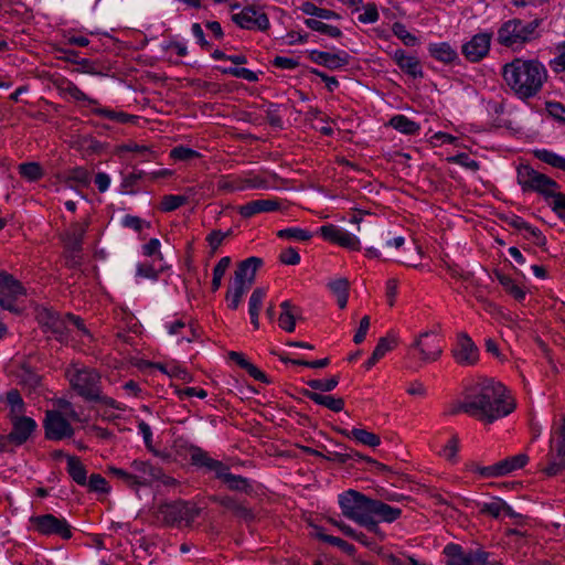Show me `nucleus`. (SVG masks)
I'll use <instances>...</instances> for the list:
<instances>
[{
    "instance_id": "obj_1",
    "label": "nucleus",
    "mask_w": 565,
    "mask_h": 565,
    "mask_svg": "<svg viewBox=\"0 0 565 565\" xmlns=\"http://www.w3.org/2000/svg\"><path fill=\"white\" fill-rule=\"evenodd\" d=\"M515 402L508 388L493 379H484L471 386L463 399L449 409V414L465 413L482 423L492 424L510 415Z\"/></svg>"
},
{
    "instance_id": "obj_2",
    "label": "nucleus",
    "mask_w": 565,
    "mask_h": 565,
    "mask_svg": "<svg viewBox=\"0 0 565 565\" xmlns=\"http://www.w3.org/2000/svg\"><path fill=\"white\" fill-rule=\"evenodd\" d=\"M338 501L345 518L365 527L380 540L385 539V533L379 525L380 522L393 523L402 515V509L388 505L382 500L369 498L353 489L340 493Z\"/></svg>"
},
{
    "instance_id": "obj_3",
    "label": "nucleus",
    "mask_w": 565,
    "mask_h": 565,
    "mask_svg": "<svg viewBox=\"0 0 565 565\" xmlns=\"http://www.w3.org/2000/svg\"><path fill=\"white\" fill-rule=\"evenodd\" d=\"M502 77L518 98L526 100L541 92L547 79V70L537 60L516 57L503 65Z\"/></svg>"
},
{
    "instance_id": "obj_4",
    "label": "nucleus",
    "mask_w": 565,
    "mask_h": 565,
    "mask_svg": "<svg viewBox=\"0 0 565 565\" xmlns=\"http://www.w3.org/2000/svg\"><path fill=\"white\" fill-rule=\"evenodd\" d=\"M541 20L534 19L523 21L521 19H511L504 22L498 31V41L500 44L520 49L525 43L532 42L539 38V26Z\"/></svg>"
},
{
    "instance_id": "obj_5",
    "label": "nucleus",
    "mask_w": 565,
    "mask_h": 565,
    "mask_svg": "<svg viewBox=\"0 0 565 565\" xmlns=\"http://www.w3.org/2000/svg\"><path fill=\"white\" fill-rule=\"evenodd\" d=\"M38 319L40 323L50 329L61 341L65 340L74 330H77L82 334L89 335L81 318L71 313L62 316L53 310L43 309L39 312Z\"/></svg>"
},
{
    "instance_id": "obj_6",
    "label": "nucleus",
    "mask_w": 565,
    "mask_h": 565,
    "mask_svg": "<svg viewBox=\"0 0 565 565\" xmlns=\"http://www.w3.org/2000/svg\"><path fill=\"white\" fill-rule=\"evenodd\" d=\"M201 509L188 501L162 503L158 507L156 518L159 522L174 526L181 523L190 525L200 514Z\"/></svg>"
},
{
    "instance_id": "obj_7",
    "label": "nucleus",
    "mask_w": 565,
    "mask_h": 565,
    "mask_svg": "<svg viewBox=\"0 0 565 565\" xmlns=\"http://www.w3.org/2000/svg\"><path fill=\"white\" fill-rule=\"evenodd\" d=\"M518 182L524 191L537 192L545 200H552L559 192L556 181L529 166H522L518 169Z\"/></svg>"
},
{
    "instance_id": "obj_8",
    "label": "nucleus",
    "mask_w": 565,
    "mask_h": 565,
    "mask_svg": "<svg viewBox=\"0 0 565 565\" xmlns=\"http://www.w3.org/2000/svg\"><path fill=\"white\" fill-rule=\"evenodd\" d=\"M66 376L81 396L86 399L99 398V375L95 371L75 363L66 370Z\"/></svg>"
},
{
    "instance_id": "obj_9",
    "label": "nucleus",
    "mask_w": 565,
    "mask_h": 565,
    "mask_svg": "<svg viewBox=\"0 0 565 565\" xmlns=\"http://www.w3.org/2000/svg\"><path fill=\"white\" fill-rule=\"evenodd\" d=\"M30 522L34 530L42 535H56L63 540L72 537V529L63 518H56L53 514H42L31 516Z\"/></svg>"
},
{
    "instance_id": "obj_10",
    "label": "nucleus",
    "mask_w": 565,
    "mask_h": 565,
    "mask_svg": "<svg viewBox=\"0 0 565 565\" xmlns=\"http://www.w3.org/2000/svg\"><path fill=\"white\" fill-rule=\"evenodd\" d=\"M232 21L245 30L266 31L270 26L267 14L253 6L244 7L232 14Z\"/></svg>"
},
{
    "instance_id": "obj_11",
    "label": "nucleus",
    "mask_w": 565,
    "mask_h": 565,
    "mask_svg": "<svg viewBox=\"0 0 565 565\" xmlns=\"http://www.w3.org/2000/svg\"><path fill=\"white\" fill-rule=\"evenodd\" d=\"M318 234L327 242L337 244L349 250H360V238L347 230L334 224H326L318 230Z\"/></svg>"
},
{
    "instance_id": "obj_12",
    "label": "nucleus",
    "mask_w": 565,
    "mask_h": 565,
    "mask_svg": "<svg viewBox=\"0 0 565 565\" xmlns=\"http://www.w3.org/2000/svg\"><path fill=\"white\" fill-rule=\"evenodd\" d=\"M491 34L480 32L471 36L462 44L461 52L469 62H479L489 52L491 45Z\"/></svg>"
},
{
    "instance_id": "obj_13",
    "label": "nucleus",
    "mask_w": 565,
    "mask_h": 565,
    "mask_svg": "<svg viewBox=\"0 0 565 565\" xmlns=\"http://www.w3.org/2000/svg\"><path fill=\"white\" fill-rule=\"evenodd\" d=\"M44 427L46 437L52 440L68 438L74 434L68 420L57 411L46 413Z\"/></svg>"
},
{
    "instance_id": "obj_14",
    "label": "nucleus",
    "mask_w": 565,
    "mask_h": 565,
    "mask_svg": "<svg viewBox=\"0 0 565 565\" xmlns=\"http://www.w3.org/2000/svg\"><path fill=\"white\" fill-rule=\"evenodd\" d=\"M452 356L458 364L463 366H470L477 363L479 351L467 333L458 334L456 345L452 349Z\"/></svg>"
},
{
    "instance_id": "obj_15",
    "label": "nucleus",
    "mask_w": 565,
    "mask_h": 565,
    "mask_svg": "<svg viewBox=\"0 0 565 565\" xmlns=\"http://www.w3.org/2000/svg\"><path fill=\"white\" fill-rule=\"evenodd\" d=\"M424 362L436 361L443 353L440 340L431 332H423L413 343Z\"/></svg>"
},
{
    "instance_id": "obj_16",
    "label": "nucleus",
    "mask_w": 565,
    "mask_h": 565,
    "mask_svg": "<svg viewBox=\"0 0 565 565\" xmlns=\"http://www.w3.org/2000/svg\"><path fill=\"white\" fill-rule=\"evenodd\" d=\"M130 469L134 478L135 488L148 487L156 482V473H159V467L150 461L135 459L130 462Z\"/></svg>"
},
{
    "instance_id": "obj_17",
    "label": "nucleus",
    "mask_w": 565,
    "mask_h": 565,
    "mask_svg": "<svg viewBox=\"0 0 565 565\" xmlns=\"http://www.w3.org/2000/svg\"><path fill=\"white\" fill-rule=\"evenodd\" d=\"M23 295V287L11 275L0 274V306L4 309H13V300Z\"/></svg>"
},
{
    "instance_id": "obj_18",
    "label": "nucleus",
    "mask_w": 565,
    "mask_h": 565,
    "mask_svg": "<svg viewBox=\"0 0 565 565\" xmlns=\"http://www.w3.org/2000/svg\"><path fill=\"white\" fill-rule=\"evenodd\" d=\"M262 263V259L258 257H249L241 262L235 270L233 282L249 289L254 284L256 271Z\"/></svg>"
},
{
    "instance_id": "obj_19",
    "label": "nucleus",
    "mask_w": 565,
    "mask_h": 565,
    "mask_svg": "<svg viewBox=\"0 0 565 565\" xmlns=\"http://www.w3.org/2000/svg\"><path fill=\"white\" fill-rule=\"evenodd\" d=\"M11 422L12 430L7 438L17 445L25 443L36 428L35 420L28 416L13 417Z\"/></svg>"
},
{
    "instance_id": "obj_20",
    "label": "nucleus",
    "mask_w": 565,
    "mask_h": 565,
    "mask_svg": "<svg viewBox=\"0 0 565 565\" xmlns=\"http://www.w3.org/2000/svg\"><path fill=\"white\" fill-rule=\"evenodd\" d=\"M309 57L313 63L323 65L330 70L341 68L349 63V54L343 51L331 53L312 50L309 52Z\"/></svg>"
},
{
    "instance_id": "obj_21",
    "label": "nucleus",
    "mask_w": 565,
    "mask_h": 565,
    "mask_svg": "<svg viewBox=\"0 0 565 565\" xmlns=\"http://www.w3.org/2000/svg\"><path fill=\"white\" fill-rule=\"evenodd\" d=\"M392 57L397 66L413 78L423 76L422 65L416 56L408 55L403 50H396L392 53Z\"/></svg>"
},
{
    "instance_id": "obj_22",
    "label": "nucleus",
    "mask_w": 565,
    "mask_h": 565,
    "mask_svg": "<svg viewBox=\"0 0 565 565\" xmlns=\"http://www.w3.org/2000/svg\"><path fill=\"white\" fill-rule=\"evenodd\" d=\"M89 221H78L71 224L65 234V244L73 252H79L82 249L83 238L88 228Z\"/></svg>"
},
{
    "instance_id": "obj_23",
    "label": "nucleus",
    "mask_w": 565,
    "mask_h": 565,
    "mask_svg": "<svg viewBox=\"0 0 565 565\" xmlns=\"http://www.w3.org/2000/svg\"><path fill=\"white\" fill-rule=\"evenodd\" d=\"M473 550H465L458 544H447L444 547L446 565H470Z\"/></svg>"
},
{
    "instance_id": "obj_24",
    "label": "nucleus",
    "mask_w": 565,
    "mask_h": 565,
    "mask_svg": "<svg viewBox=\"0 0 565 565\" xmlns=\"http://www.w3.org/2000/svg\"><path fill=\"white\" fill-rule=\"evenodd\" d=\"M265 186V182L255 177V178H248V179H225L220 182V189H223L225 191H245L248 189H260Z\"/></svg>"
},
{
    "instance_id": "obj_25",
    "label": "nucleus",
    "mask_w": 565,
    "mask_h": 565,
    "mask_svg": "<svg viewBox=\"0 0 565 565\" xmlns=\"http://www.w3.org/2000/svg\"><path fill=\"white\" fill-rule=\"evenodd\" d=\"M281 312L279 316V327L286 332H294L296 327V320L300 319V312L290 301H284L280 305Z\"/></svg>"
},
{
    "instance_id": "obj_26",
    "label": "nucleus",
    "mask_w": 565,
    "mask_h": 565,
    "mask_svg": "<svg viewBox=\"0 0 565 565\" xmlns=\"http://www.w3.org/2000/svg\"><path fill=\"white\" fill-rule=\"evenodd\" d=\"M266 290L264 288H256L248 299V315L250 322L255 329L259 328V312L263 308Z\"/></svg>"
},
{
    "instance_id": "obj_27",
    "label": "nucleus",
    "mask_w": 565,
    "mask_h": 565,
    "mask_svg": "<svg viewBox=\"0 0 565 565\" xmlns=\"http://www.w3.org/2000/svg\"><path fill=\"white\" fill-rule=\"evenodd\" d=\"M428 52L435 60L446 64L452 63L458 57L456 50L447 42L430 43Z\"/></svg>"
},
{
    "instance_id": "obj_28",
    "label": "nucleus",
    "mask_w": 565,
    "mask_h": 565,
    "mask_svg": "<svg viewBox=\"0 0 565 565\" xmlns=\"http://www.w3.org/2000/svg\"><path fill=\"white\" fill-rule=\"evenodd\" d=\"M340 433L347 438L369 447H377L381 444V439L377 435L363 428H353L351 430L341 429Z\"/></svg>"
},
{
    "instance_id": "obj_29",
    "label": "nucleus",
    "mask_w": 565,
    "mask_h": 565,
    "mask_svg": "<svg viewBox=\"0 0 565 565\" xmlns=\"http://www.w3.org/2000/svg\"><path fill=\"white\" fill-rule=\"evenodd\" d=\"M212 500L220 505L226 508L227 510L235 513V515L243 518V519H249L252 518L250 510L242 502L237 501L235 498L230 495H216L213 497Z\"/></svg>"
},
{
    "instance_id": "obj_30",
    "label": "nucleus",
    "mask_w": 565,
    "mask_h": 565,
    "mask_svg": "<svg viewBox=\"0 0 565 565\" xmlns=\"http://www.w3.org/2000/svg\"><path fill=\"white\" fill-rule=\"evenodd\" d=\"M396 340L390 337L380 338L370 359L365 362V369H372L387 352L394 349Z\"/></svg>"
},
{
    "instance_id": "obj_31",
    "label": "nucleus",
    "mask_w": 565,
    "mask_h": 565,
    "mask_svg": "<svg viewBox=\"0 0 565 565\" xmlns=\"http://www.w3.org/2000/svg\"><path fill=\"white\" fill-rule=\"evenodd\" d=\"M313 403L324 406L332 412H341L344 407V401L341 397L322 395L316 392H306L305 394Z\"/></svg>"
},
{
    "instance_id": "obj_32",
    "label": "nucleus",
    "mask_w": 565,
    "mask_h": 565,
    "mask_svg": "<svg viewBox=\"0 0 565 565\" xmlns=\"http://www.w3.org/2000/svg\"><path fill=\"white\" fill-rule=\"evenodd\" d=\"M547 456H565V416L561 417L559 426L554 430Z\"/></svg>"
},
{
    "instance_id": "obj_33",
    "label": "nucleus",
    "mask_w": 565,
    "mask_h": 565,
    "mask_svg": "<svg viewBox=\"0 0 565 565\" xmlns=\"http://www.w3.org/2000/svg\"><path fill=\"white\" fill-rule=\"evenodd\" d=\"M190 459L192 465L204 469L206 472H211L220 461L210 457L205 450L194 446L190 448Z\"/></svg>"
},
{
    "instance_id": "obj_34",
    "label": "nucleus",
    "mask_w": 565,
    "mask_h": 565,
    "mask_svg": "<svg viewBox=\"0 0 565 565\" xmlns=\"http://www.w3.org/2000/svg\"><path fill=\"white\" fill-rule=\"evenodd\" d=\"M58 90L62 96L65 98H71L76 102H84L89 105H95L96 100L88 97L84 92H82L74 83L70 81L62 82L58 85Z\"/></svg>"
},
{
    "instance_id": "obj_35",
    "label": "nucleus",
    "mask_w": 565,
    "mask_h": 565,
    "mask_svg": "<svg viewBox=\"0 0 565 565\" xmlns=\"http://www.w3.org/2000/svg\"><path fill=\"white\" fill-rule=\"evenodd\" d=\"M332 294L337 297L338 306L343 309L348 303L349 281L347 278H335L328 284Z\"/></svg>"
},
{
    "instance_id": "obj_36",
    "label": "nucleus",
    "mask_w": 565,
    "mask_h": 565,
    "mask_svg": "<svg viewBox=\"0 0 565 565\" xmlns=\"http://www.w3.org/2000/svg\"><path fill=\"white\" fill-rule=\"evenodd\" d=\"M390 125L397 131L405 135L418 134L420 126L405 115H395L391 118Z\"/></svg>"
},
{
    "instance_id": "obj_37",
    "label": "nucleus",
    "mask_w": 565,
    "mask_h": 565,
    "mask_svg": "<svg viewBox=\"0 0 565 565\" xmlns=\"http://www.w3.org/2000/svg\"><path fill=\"white\" fill-rule=\"evenodd\" d=\"M67 472L71 478L79 486H86L87 483V471L84 465L77 457H67Z\"/></svg>"
},
{
    "instance_id": "obj_38",
    "label": "nucleus",
    "mask_w": 565,
    "mask_h": 565,
    "mask_svg": "<svg viewBox=\"0 0 565 565\" xmlns=\"http://www.w3.org/2000/svg\"><path fill=\"white\" fill-rule=\"evenodd\" d=\"M495 276L499 282L502 285V287L505 289V291L509 292L515 300L523 301L525 299V289L519 286L514 279L502 273H497Z\"/></svg>"
},
{
    "instance_id": "obj_39",
    "label": "nucleus",
    "mask_w": 565,
    "mask_h": 565,
    "mask_svg": "<svg viewBox=\"0 0 565 565\" xmlns=\"http://www.w3.org/2000/svg\"><path fill=\"white\" fill-rule=\"evenodd\" d=\"M527 461L529 457L525 454H519L499 461L501 477L523 468Z\"/></svg>"
},
{
    "instance_id": "obj_40",
    "label": "nucleus",
    "mask_w": 565,
    "mask_h": 565,
    "mask_svg": "<svg viewBox=\"0 0 565 565\" xmlns=\"http://www.w3.org/2000/svg\"><path fill=\"white\" fill-rule=\"evenodd\" d=\"M93 113L98 116H102L104 118H107L114 122H119V124H130V122H135L137 119V117L134 115H129L124 111L109 109L106 107H96L93 109Z\"/></svg>"
},
{
    "instance_id": "obj_41",
    "label": "nucleus",
    "mask_w": 565,
    "mask_h": 565,
    "mask_svg": "<svg viewBox=\"0 0 565 565\" xmlns=\"http://www.w3.org/2000/svg\"><path fill=\"white\" fill-rule=\"evenodd\" d=\"M534 156L542 162L565 171V157L547 149H536L534 150Z\"/></svg>"
},
{
    "instance_id": "obj_42",
    "label": "nucleus",
    "mask_w": 565,
    "mask_h": 565,
    "mask_svg": "<svg viewBox=\"0 0 565 565\" xmlns=\"http://www.w3.org/2000/svg\"><path fill=\"white\" fill-rule=\"evenodd\" d=\"M305 24L313 30V31H317L321 34H326L330 38H340L342 35V32L341 30L338 28V26H334V25H330V24H327L324 22H322L321 20L319 19H307L305 21Z\"/></svg>"
},
{
    "instance_id": "obj_43",
    "label": "nucleus",
    "mask_w": 565,
    "mask_h": 565,
    "mask_svg": "<svg viewBox=\"0 0 565 565\" xmlns=\"http://www.w3.org/2000/svg\"><path fill=\"white\" fill-rule=\"evenodd\" d=\"M300 10L308 15L317 17L319 20H334L340 19V15L331 10L318 8L315 3L306 1L301 4Z\"/></svg>"
},
{
    "instance_id": "obj_44",
    "label": "nucleus",
    "mask_w": 565,
    "mask_h": 565,
    "mask_svg": "<svg viewBox=\"0 0 565 565\" xmlns=\"http://www.w3.org/2000/svg\"><path fill=\"white\" fill-rule=\"evenodd\" d=\"M247 290L248 288L232 281L231 287L226 292V301L228 303V308L236 310L239 307L242 298L247 292Z\"/></svg>"
},
{
    "instance_id": "obj_45",
    "label": "nucleus",
    "mask_w": 565,
    "mask_h": 565,
    "mask_svg": "<svg viewBox=\"0 0 565 565\" xmlns=\"http://www.w3.org/2000/svg\"><path fill=\"white\" fill-rule=\"evenodd\" d=\"M153 367L158 369L159 371H161L162 373H164L171 377H178L185 382L191 380L190 373L185 369H183L180 365L174 364V363H171V364L156 363V364H153Z\"/></svg>"
},
{
    "instance_id": "obj_46",
    "label": "nucleus",
    "mask_w": 565,
    "mask_h": 565,
    "mask_svg": "<svg viewBox=\"0 0 565 565\" xmlns=\"http://www.w3.org/2000/svg\"><path fill=\"white\" fill-rule=\"evenodd\" d=\"M7 403L10 406L11 418L23 416L24 403L18 391L11 390L7 393Z\"/></svg>"
},
{
    "instance_id": "obj_47",
    "label": "nucleus",
    "mask_w": 565,
    "mask_h": 565,
    "mask_svg": "<svg viewBox=\"0 0 565 565\" xmlns=\"http://www.w3.org/2000/svg\"><path fill=\"white\" fill-rule=\"evenodd\" d=\"M223 482L232 491H241V492H249L250 491V484H249L248 479H246L242 476H237V475H233V473L228 472Z\"/></svg>"
},
{
    "instance_id": "obj_48",
    "label": "nucleus",
    "mask_w": 565,
    "mask_h": 565,
    "mask_svg": "<svg viewBox=\"0 0 565 565\" xmlns=\"http://www.w3.org/2000/svg\"><path fill=\"white\" fill-rule=\"evenodd\" d=\"M393 34L398 38L405 45L415 46L419 43L417 36L412 34L401 22H395L392 26Z\"/></svg>"
},
{
    "instance_id": "obj_49",
    "label": "nucleus",
    "mask_w": 565,
    "mask_h": 565,
    "mask_svg": "<svg viewBox=\"0 0 565 565\" xmlns=\"http://www.w3.org/2000/svg\"><path fill=\"white\" fill-rule=\"evenodd\" d=\"M19 172L28 181H36L43 175V170L38 162H25L20 164Z\"/></svg>"
},
{
    "instance_id": "obj_50",
    "label": "nucleus",
    "mask_w": 565,
    "mask_h": 565,
    "mask_svg": "<svg viewBox=\"0 0 565 565\" xmlns=\"http://www.w3.org/2000/svg\"><path fill=\"white\" fill-rule=\"evenodd\" d=\"M504 511H509V505L501 499H494L481 505V512L493 518L501 516Z\"/></svg>"
},
{
    "instance_id": "obj_51",
    "label": "nucleus",
    "mask_w": 565,
    "mask_h": 565,
    "mask_svg": "<svg viewBox=\"0 0 565 565\" xmlns=\"http://www.w3.org/2000/svg\"><path fill=\"white\" fill-rule=\"evenodd\" d=\"M278 236L281 238H288L294 241L305 242L311 238V234L299 227H289L285 230H280L278 232Z\"/></svg>"
},
{
    "instance_id": "obj_52",
    "label": "nucleus",
    "mask_w": 565,
    "mask_h": 565,
    "mask_svg": "<svg viewBox=\"0 0 565 565\" xmlns=\"http://www.w3.org/2000/svg\"><path fill=\"white\" fill-rule=\"evenodd\" d=\"M172 159L177 161H191L200 157V153L191 148L178 146L170 151Z\"/></svg>"
},
{
    "instance_id": "obj_53",
    "label": "nucleus",
    "mask_w": 565,
    "mask_h": 565,
    "mask_svg": "<svg viewBox=\"0 0 565 565\" xmlns=\"http://www.w3.org/2000/svg\"><path fill=\"white\" fill-rule=\"evenodd\" d=\"M548 463L544 468V472L547 476H556L562 471H565V456H547Z\"/></svg>"
},
{
    "instance_id": "obj_54",
    "label": "nucleus",
    "mask_w": 565,
    "mask_h": 565,
    "mask_svg": "<svg viewBox=\"0 0 565 565\" xmlns=\"http://www.w3.org/2000/svg\"><path fill=\"white\" fill-rule=\"evenodd\" d=\"M379 18L380 15L377 8L374 3H367L363 6L361 12L358 15L359 22L364 24L374 23L379 20Z\"/></svg>"
},
{
    "instance_id": "obj_55",
    "label": "nucleus",
    "mask_w": 565,
    "mask_h": 565,
    "mask_svg": "<svg viewBox=\"0 0 565 565\" xmlns=\"http://www.w3.org/2000/svg\"><path fill=\"white\" fill-rule=\"evenodd\" d=\"M223 73L232 75L237 78H243L248 82H257L258 81V75L254 71L245 68V67H228V68H224Z\"/></svg>"
},
{
    "instance_id": "obj_56",
    "label": "nucleus",
    "mask_w": 565,
    "mask_h": 565,
    "mask_svg": "<svg viewBox=\"0 0 565 565\" xmlns=\"http://www.w3.org/2000/svg\"><path fill=\"white\" fill-rule=\"evenodd\" d=\"M85 487H88L90 491L107 493L108 492V483L104 477L100 475L94 473L87 479V483Z\"/></svg>"
},
{
    "instance_id": "obj_57",
    "label": "nucleus",
    "mask_w": 565,
    "mask_h": 565,
    "mask_svg": "<svg viewBox=\"0 0 565 565\" xmlns=\"http://www.w3.org/2000/svg\"><path fill=\"white\" fill-rule=\"evenodd\" d=\"M186 202V198L182 195H166L161 201V210L171 212L180 207Z\"/></svg>"
},
{
    "instance_id": "obj_58",
    "label": "nucleus",
    "mask_w": 565,
    "mask_h": 565,
    "mask_svg": "<svg viewBox=\"0 0 565 565\" xmlns=\"http://www.w3.org/2000/svg\"><path fill=\"white\" fill-rule=\"evenodd\" d=\"M138 433L142 436L146 448L153 455L158 456L159 452L154 449L153 444H152L151 427L146 422L141 420L138 423Z\"/></svg>"
},
{
    "instance_id": "obj_59",
    "label": "nucleus",
    "mask_w": 565,
    "mask_h": 565,
    "mask_svg": "<svg viewBox=\"0 0 565 565\" xmlns=\"http://www.w3.org/2000/svg\"><path fill=\"white\" fill-rule=\"evenodd\" d=\"M254 203L257 214L277 211L281 205L277 199H260L255 200Z\"/></svg>"
},
{
    "instance_id": "obj_60",
    "label": "nucleus",
    "mask_w": 565,
    "mask_h": 565,
    "mask_svg": "<svg viewBox=\"0 0 565 565\" xmlns=\"http://www.w3.org/2000/svg\"><path fill=\"white\" fill-rule=\"evenodd\" d=\"M68 179L79 185H87L90 182V173L82 167H76L68 172Z\"/></svg>"
},
{
    "instance_id": "obj_61",
    "label": "nucleus",
    "mask_w": 565,
    "mask_h": 565,
    "mask_svg": "<svg viewBox=\"0 0 565 565\" xmlns=\"http://www.w3.org/2000/svg\"><path fill=\"white\" fill-rule=\"evenodd\" d=\"M470 565H500L494 559H490V554L482 550H473Z\"/></svg>"
},
{
    "instance_id": "obj_62",
    "label": "nucleus",
    "mask_w": 565,
    "mask_h": 565,
    "mask_svg": "<svg viewBox=\"0 0 565 565\" xmlns=\"http://www.w3.org/2000/svg\"><path fill=\"white\" fill-rule=\"evenodd\" d=\"M546 110L551 117L565 124V106L558 102L546 103Z\"/></svg>"
},
{
    "instance_id": "obj_63",
    "label": "nucleus",
    "mask_w": 565,
    "mask_h": 565,
    "mask_svg": "<svg viewBox=\"0 0 565 565\" xmlns=\"http://www.w3.org/2000/svg\"><path fill=\"white\" fill-rule=\"evenodd\" d=\"M551 67L554 72H565V42L557 47V55L551 60Z\"/></svg>"
},
{
    "instance_id": "obj_64",
    "label": "nucleus",
    "mask_w": 565,
    "mask_h": 565,
    "mask_svg": "<svg viewBox=\"0 0 565 565\" xmlns=\"http://www.w3.org/2000/svg\"><path fill=\"white\" fill-rule=\"evenodd\" d=\"M548 204L559 218L565 220V194L558 192Z\"/></svg>"
}]
</instances>
